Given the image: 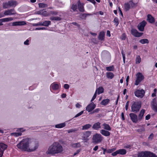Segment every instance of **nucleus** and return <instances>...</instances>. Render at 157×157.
Returning <instances> with one entry per match:
<instances>
[{
  "label": "nucleus",
  "instance_id": "nucleus-41",
  "mask_svg": "<svg viewBox=\"0 0 157 157\" xmlns=\"http://www.w3.org/2000/svg\"><path fill=\"white\" fill-rule=\"evenodd\" d=\"M113 22L115 24V25H116V26H117L119 24L118 18L117 17H115L113 20Z\"/></svg>",
  "mask_w": 157,
  "mask_h": 157
},
{
  "label": "nucleus",
  "instance_id": "nucleus-47",
  "mask_svg": "<svg viewBox=\"0 0 157 157\" xmlns=\"http://www.w3.org/2000/svg\"><path fill=\"white\" fill-rule=\"evenodd\" d=\"M83 111H81L80 112L76 114L75 116V117H79V116L81 115L83 113Z\"/></svg>",
  "mask_w": 157,
  "mask_h": 157
},
{
  "label": "nucleus",
  "instance_id": "nucleus-38",
  "mask_svg": "<svg viewBox=\"0 0 157 157\" xmlns=\"http://www.w3.org/2000/svg\"><path fill=\"white\" fill-rule=\"evenodd\" d=\"M140 42L142 44H144L148 43L149 41L147 39H143L140 40Z\"/></svg>",
  "mask_w": 157,
  "mask_h": 157
},
{
  "label": "nucleus",
  "instance_id": "nucleus-16",
  "mask_svg": "<svg viewBox=\"0 0 157 157\" xmlns=\"http://www.w3.org/2000/svg\"><path fill=\"white\" fill-rule=\"evenodd\" d=\"M131 32L132 35L137 37L141 36L143 34L142 33H139L136 30L134 29H132L131 30Z\"/></svg>",
  "mask_w": 157,
  "mask_h": 157
},
{
  "label": "nucleus",
  "instance_id": "nucleus-12",
  "mask_svg": "<svg viewBox=\"0 0 157 157\" xmlns=\"http://www.w3.org/2000/svg\"><path fill=\"white\" fill-rule=\"evenodd\" d=\"M96 105L93 102H91L86 108V110L88 112L92 111L96 107Z\"/></svg>",
  "mask_w": 157,
  "mask_h": 157
},
{
  "label": "nucleus",
  "instance_id": "nucleus-26",
  "mask_svg": "<svg viewBox=\"0 0 157 157\" xmlns=\"http://www.w3.org/2000/svg\"><path fill=\"white\" fill-rule=\"evenodd\" d=\"M104 92V89L102 87H100L96 89L95 92H96V94H99L103 93Z\"/></svg>",
  "mask_w": 157,
  "mask_h": 157
},
{
  "label": "nucleus",
  "instance_id": "nucleus-51",
  "mask_svg": "<svg viewBox=\"0 0 157 157\" xmlns=\"http://www.w3.org/2000/svg\"><path fill=\"white\" fill-rule=\"evenodd\" d=\"M97 96L96 92H95L94 94V95L91 100V102H92L94 99L96 98Z\"/></svg>",
  "mask_w": 157,
  "mask_h": 157
},
{
  "label": "nucleus",
  "instance_id": "nucleus-27",
  "mask_svg": "<svg viewBox=\"0 0 157 157\" xmlns=\"http://www.w3.org/2000/svg\"><path fill=\"white\" fill-rule=\"evenodd\" d=\"M102 126H103V128L104 129L106 130L107 131H110L111 130V128L109 125L106 123H104L103 124Z\"/></svg>",
  "mask_w": 157,
  "mask_h": 157
},
{
  "label": "nucleus",
  "instance_id": "nucleus-5",
  "mask_svg": "<svg viewBox=\"0 0 157 157\" xmlns=\"http://www.w3.org/2000/svg\"><path fill=\"white\" fill-rule=\"evenodd\" d=\"M137 3H134L132 1H130L128 2L125 3L124 5V8L125 10L128 11L130 8H133L136 7Z\"/></svg>",
  "mask_w": 157,
  "mask_h": 157
},
{
  "label": "nucleus",
  "instance_id": "nucleus-11",
  "mask_svg": "<svg viewBox=\"0 0 157 157\" xmlns=\"http://www.w3.org/2000/svg\"><path fill=\"white\" fill-rule=\"evenodd\" d=\"M7 147V145L4 143H0V157L2 156L4 151L6 149Z\"/></svg>",
  "mask_w": 157,
  "mask_h": 157
},
{
  "label": "nucleus",
  "instance_id": "nucleus-50",
  "mask_svg": "<svg viewBox=\"0 0 157 157\" xmlns=\"http://www.w3.org/2000/svg\"><path fill=\"white\" fill-rule=\"evenodd\" d=\"M77 8V6L76 5H73L71 6V9L74 11H75V10H76Z\"/></svg>",
  "mask_w": 157,
  "mask_h": 157
},
{
  "label": "nucleus",
  "instance_id": "nucleus-45",
  "mask_svg": "<svg viewBox=\"0 0 157 157\" xmlns=\"http://www.w3.org/2000/svg\"><path fill=\"white\" fill-rule=\"evenodd\" d=\"M116 149L115 148H113L109 149L107 151V152L108 153H111L114 151L116 150Z\"/></svg>",
  "mask_w": 157,
  "mask_h": 157
},
{
  "label": "nucleus",
  "instance_id": "nucleus-52",
  "mask_svg": "<svg viewBox=\"0 0 157 157\" xmlns=\"http://www.w3.org/2000/svg\"><path fill=\"white\" fill-rule=\"evenodd\" d=\"M100 110V109L99 108H97L94 110L91 113H97Z\"/></svg>",
  "mask_w": 157,
  "mask_h": 157
},
{
  "label": "nucleus",
  "instance_id": "nucleus-46",
  "mask_svg": "<svg viewBox=\"0 0 157 157\" xmlns=\"http://www.w3.org/2000/svg\"><path fill=\"white\" fill-rule=\"evenodd\" d=\"M77 129L75 128L68 130L67 131L68 133H70L71 132H75L77 131Z\"/></svg>",
  "mask_w": 157,
  "mask_h": 157
},
{
  "label": "nucleus",
  "instance_id": "nucleus-7",
  "mask_svg": "<svg viewBox=\"0 0 157 157\" xmlns=\"http://www.w3.org/2000/svg\"><path fill=\"white\" fill-rule=\"evenodd\" d=\"M103 137L100 134L96 133L93 135L92 138L93 142L96 144L101 142Z\"/></svg>",
  "mask_w": 157,
  "mask_h": 157
},
{
  "label": "nucleus",
  "instance_id": "nucleus-30",
  "mask_svg": "<svg viewBox=\"0 0 157 157\" xmlns=\"http://www.w3.org/2000/svg\"><path fill=\"white\" fill-rule=\"evenodd\" d=\"M105 33L104 32H100L99 36L98 39L101 40H103L105 36Z\"/></svg>",
  "mask_w": 157,
  "mask_h": 157
},
{
  "label": "nucleus",
  "instance_id": "nucleus-42",
  "mask_svg": "<svg viewBox=\"0 0 157 157\" xmlns=\"http://www.w3.org/2000/svg\"><path fill=\"white\" fill-rule=\"evenodd\" d=\"M39 6L40 8H45L47 6V5L44 3H39Z\"/></svg>",
  "mask_w": 157,
  "mask_h": 157
},
{
  "label": "nucleus",
  "instance_id": "nucleus-56",
  "mask_svg": "<svg viewBox=\"0 0 157 157\" xmlns=\"http://www.w3.org/2000/svg\"><path fill=\"white\" fill-rule=\"evenodd\" d=\"M46 29V28L45 27H39L36 28L35 29V30H43Z\"/></svg>",
  "mask_w": 157,
  "mask_h": 157
},
{
  "label": "nucleus",
  "instance_id": "nucleus-49",
  "mask_svg": "<svg viewBox=\"0 0 157 157\" xmlns=\"http://www.w3.org/2000/svg\"><path fill=\"white\" fill-rule=\"evenodd\" d=\"M126 36L125 34L124 33H123L121 35V38L122 40H125L126 39Z\"/></svg>",
  "mask_w": 157,
  "mask_h": 157
},
{
  "label": "nucleus",
  "instance_id": "nucleus-13",
  "mask_svg": "<svg viewBox=\"0 0 157 157\" xmlns=\"http://www.w3.org/2000/svg\"><path fill=\"white\" fill-rule=\"evenodd\" d=\"M26 25L25 21H17L13 22L12 23V26H23Z\"/></svg>",
  "mask_w": 157,
  "mask_h": 157
},
{
  "label": "nucleus",
  "instance_id": "nucleus-29",
  "mask_svg": "<svg viewBox=\"0 0 157 157\" xmlns=\"http://www.w3.org/2000/svg\"><path fill=\"white\" fill-rule=\"evenodd\" d=\"M106 76L108 78L112 79L114 77V74L111 72H108L106 73Z\"/></svg>",
  "mask_w": 157,
  "mask_h": 157
},
{
  "label": "nucleus",
  "instance_id": "nucleus-62",
  "mask_svg": "<svg viewBox=\"0 0 157 157\" xmlns=\"http://www.w3.org/2000/svg\"><path fill=\"white\" fill-rule=\"evenodd\" d=\"M124 147L126 148H130L131 147V145H126L124 146Z\"/></svg>",
  "mask_w": 157,
  "mask_h": 157
},
{
  "label": "nucleus",
  "instance_id": "nucleus-3",
  "mask_svg": "<svg viewBox=\"0 0 157 157\" xmlns=\"http://www.w3.org/2000/svg\"><path fill=\"white\" fill-rule=\"evenodd\" d=\"M61 87V86L60 83L54 82L51 84L50 86V89L52 93L55 94H57L59 92Z\"/></svg>",
  "mask_w": 157,
  "mask_h": 157
},
{
  "label": "nucleus",
  "instance_id": "nucleus-10",
  "mask_svg": "<svg viewBox=\"0 0 157 157\" xmlns=\"http://www.w3.org/2000/svg\"><path fill=\"white\" fill-rule=\"evenodd\" d=\"M145 91L143 89L137 90L134 92L135 95L137 97L142 98L144 96Z\"/></svg>",
  "mask_w": 157,
  "mask_h": 157
},
{
  "label": "nucleus",
  "instance_id": "nucleus-33",
  "mask_svg": "<svg viewBox=\"0 0 157 157\" xmlns=\"http://www.w3.org/2000/svg\"><path fill=\"white\" fill-rule=\"evenodd\" d=\"M42 26H48L51 24V22L50 21H45L44 22H42Z\"/></svg>",
  "mask_w": 157,
  "mask_h": 157
},
{
  "label": "nucleus",
  "instance_id": "nucleus-58",
  "mask_svg": "<svg viewBox=\"0 0 157 157\" xmlns=\"http://www.w3.org/2000/svg\"><path fill=\"white\" fill-rule=\"evenodd\" d=\"M29 40L28 39H27L24 42V44L26 45L29 44Z\"/></svg>",
  "mask_w": 157,
  "mask_h": 157
},
{
  "label": "nucleus",
  "instance_id": "nucleus-43",
  "mask_svg": "<svg viewBox=\"0 0 157 157\" xmlns=\"http://www.w3.org/2000/svg\"><path fill=\"white\" fill-rule=\"evenodd\" d=\"M25 129L24 128H20L17 129V131L19 132H21L22 133V132L25 131Z\"/></svg>",
  "mask_w": 157,
  "mask_h": 157
},
{
  "label": "nucleus",
  "instance_id": "nucleus-2",
  "mask_svg": "<svg viewBox=\"0 0 157 157\" xmlns=\"http://www.w3.org/2000/svg\"><path fill=\"white\" fill-rule=\"evenodd\" d=\"M63 151V147L58 142L53 143L48 147L46 154L54 155L56 154L61 153Z\"/></svg>",
  "mask_w": 157,
  "mask_h": 157
},
{
  "label": "nucleus",
  "instance_id": "nucleus-6",
  "mask_svg": "<svg viewBox=\"0 0 157 157\" xmlns=\"http://www.w3.org/2000/svg\"><path fill=\"white\" fill-rule=\"evenodd\" d=\"M144 77L142 74L140 72L137 73L136 75V78L134 83L135 85H138L144 79Z\"/></svg>",
  "mask_w": 157,
  "mask_h": 157
},
{
  "label": "nucleus",
  "instance_id": "nucleus-35",
  "mask_svg": "<svg viewBox=\"0 0 157 157\" xmlns=\"http://www.w3.org/2000/svg\"><path fill=\"white\" fill-rule=\"evenodd\" d=\"M8 2L10 7L15 6L17 4V2L14 1H10Z\"/></svg>",
  "mask_w": 157,
  "mask_h": 157
},
{
  "label": "nucleus",
  "instance_id": "nucleus-54",
  "mask_svg": "<svg viewBox=\"0 0 157 157\" xmlns=\"http://www.w3.org/2000/svg\"><path fill=\"white\" fill-rule=\"evenodd\" d=\"M63 87L66 89H68L69 88V86L68 84H65L64 85Z\"/></svg>",
  "mask_w": 157,
  "mask_h": 157
},
{
  "label": "nucleus",
  "instance_id": "nucleus-53",
  "mask_svg": "<svg viewBox=\"0 0 157 157\" xmlns=\"http://www.w3.org/2000/svg\"><path fill=\"white\" fill-rule=\"evenodd\" d=\"M118 154H119L118 150L112 154V155L113 156H115Z\"/></svg>",
  "mask_w": 157,
  "mask_h": 157
},
{
  "label": "nucleus",
  "instance_id": "nucleus-21",
  "mask_svg": "<svg viewBox=\"0 0 157 157\" xmlns=\"http://www.w3.org/2000/svg\"><path fill=\"white\" fill-rule=\"evenodd\" d=\"M13 18L12 17H6L0 19V22H6L12 21Z\"/></svg>",
  "mask_w": 157,
  "mask_h": 157
},
{
  "label": "nucleus",
  "instance_id": "nucleus-34",
  "mask_svg": "<svg viewBox=\"0 0 157 157\" xmlns=\"http://www.w3.org/2000/svg\"><path fill=\"white\" fill-rule=\"evenodd\" d=\"M118 151L119 154L124 155L126 153V150L124 149H120L118 150Z\"/></svg>",
  "mask_w": 157,
  "mask_h": 157
},
{
  "label": "nucleus",
  "instance_id": "nucleus-31",
  "mask_svg": "<svg viewBox=\"0 0 157 157\" xmlns=\"http://www.w3.org/2000/svg\"><path fill=\"white\" fill-rule=\"evenodd\" d=\"M71 147L74 148H78L81 147V145L80 143H72L71 145Z\"/></svg>",
  "mask_w": 157,
  "mask_h": 157
},
{
  "label": "nucleus",
  "instance_id": "nucleus-19",
  "mask_svg": "<svg viewBox=\"0 0 157 157\" xmlns=\"http://www.w3.org/2000/svg\"><path fill=\"white\" fill-rule=\"evenodd\" d=\"M84 4L81 3L79 1L78 2V8L79 10L81 12H83L84 10Z\"/></svg>",
  "mask_w": 157,
  "mask_h": 157
},
{
  "label": "nucleus",
  "instance_id": "nucleus-24",
  "mask_svg": "<svg viewBox=\"0 0 157 157\" xmlns=\"http://www.w3.org/2000/svg\"><path fill=\"white\" fill-rule=\"evenodd\" d=\"M66 122L56 124L55 127L56 128H60L64 127L66 125Z\"/></svg>",
  "mask_w": 157,
  "mask_h": 157
},
{
  "label": "nucleus",
  "instance_id": "nucleus-60",
  "mask_svg": "<svg viewBox=\"0 0 157 157\" xmlns=\"http://www.w3.org/2000/svg\"><path fill=\"white\" fill-rule=\"evenodd\" d=\"M138 131L139 132L141 133L142 132L145 131V129L144 128H142L138 129Z\"/></svg>",
  "mask_w": 157,
  "mask_h": 157
},
{
  "label": "nucleus",
  "instance_id": "nucleus-44",
  "mask_svg": "<svg viewBox=\"0 0 157 157\" xmlns=\"http://www.w3.org/2000/svg\"><path fill=\"white\" fill-rule=\"evenodd\" d=\"M141 62V58L139 56H137L136 59V63L137 64Z\"/></svg>",
  "mask_w": 157,
  "mask_h": 157
},
{
  "label": "nucleus",
  "instance_id": "nucleus-64",
  "mask_svg": "<svg viewBox=\"0 0 157 157\" xmlns=\"http://www.w3.org/2000/svg\"><path fill=\"white\" fill-rule=\"evenodd\" d=\"M66 96L67 95L66 94L63 93L62 94V95H61V97L62 98H66Z\"/></svg>",
  "mask_w": 157,
  "mask_h": 157
},
{
  "label": "nucleus",
  "instance_id": "nucleus-23",
  "mask_svg": "<svg viewBox=\"0 0 157 157\" xmlns=\"http://www.w3.org/2000/svg\"><path fill=\"white\" fill-rule=\"evenodd\" d=\"M145 112V110L143 109L141 110L138 117L139 121H140L142 119Z\"/></svg>",
  "mask_w": 157,
  "mask_h": 157
},
{
  "label": "nucleus",
  "instance_id": "nucleus-14",
  "mask_svg": "<svg viewBox=\"0 0 157 157\" xmlns=\"http://www.w3.org/2000/svg\"><path fill=\"white\" fill-rule=\"evenodd\" d=\"M151 107L152 109L156 112H157V101L156 98L153 99L151 103Z\"/></svg>",
  "mask_w": 157,
  "mask_h": 157
},
{
  "label": "nucleus",
  "instance_id": "nucleus-22",
  "mask_svg": "<svg viewBox=\"0 0 157 157\" xmlns=\"http://www.w3.org/2000/svg\"><path fill=\"white\" fill-rule=\"evenodd\" d=\"M101 127V123L99 122L95 123L92 127L95 130H98Z\"/></svg>",
  "mask_w": 157,
  "mask_h": 157
},
{
  "label": "nucleus",
  "instance_id": "nucleus-25",
  "mask_svg": "<svg viewBox=\"0 0 157 157\" xmlns=\"http://www.w3.org/2000/svg\"><path fill=\"white\" fill-rule=\"evenodd\" d=\"M110 101L109 99L107 98L103 100L101 102V105H106L108 104Z\"/></svg>",
  "mask_w": 157,
  "mask_h": 157
},
{
  "label": "nucleus",
  "instance_id": "nucleus-61",
  "mask_svg": "<svg viewBox=\"0 0 157 157\" xmlns=\"http://www.w3.org/2000/svg\"><path fill=\"white\" fill-rule=\"evenodd\" d=\"M34 26H42V22H40L36 24H35L34 25Z\"/></svg>",
  "mask_w": 157,
  "mask_h": 157
},
{
  "label": "nucleus",
  "instance_id": "nucleus-4",
  "mask_svg": "<svg viewBox=\"0 0 157 157\" xmlns=\"http://www.w3.org/2000/svg\"><path fill=\"white\" fill-rule=\"evenodd\" d=\"M137 156V157H157L155 154L148 151L139 152Z\"/></svg>",
  "mask_w": 157,
  "mask_h": 157
},
{
  "label": "nucleus",
  "instance_id": "nucleus-18",
  "mask_svg": "<svg viewBox=\"0 0 157 157\" xmlns=\"http://www.w3.org/2000/svg\"><path fill=\"white\" fill-rule=\"evenodd\" d=\"M146 24V22L144 21H143L140 23L138 26L139 30L143 32L144 30V27Z\"/></svg>",
  "mask_w": 157,
  "mask_h": 157
},
{
  "label": "nucleus",
  "instance_id": "nucleus-37",
  "mask_svg": "<svg viewBox=\"0 0 157 157\" xmlns=\"http://www.w3.org/2000/svg\"><path fill=\"white\" fill-rule=\"evenodd\" d=\"M22 133L21 132H13L11 134V135L15 137H17L21 135Z\"/></svg>",
  "mask_w": 157,
  "mask_h": 157
},
{
  "label": "nucleus",
  "instance_id": "nucleus-57",
  "mask_svg": "<svg viewBox=\"0 0 157 157\" xmlns=\"http://www.w3.org/2000/svg\"><path fill=\"white\" fill-rule=\"evenodd\" d=\"M129 101H128L126 103V104L125 105V109H126V110H127L128 109V105H129Z\"/></svg>",
  "mask_w": 157,
  "mask_h": 157
},
{
  "label": "nucleus",
  "instance_id": "nucleus-1",
  "mask_svg": "<svg viewBox=\"0 0 157 157\" xmlns=\"http://www.w3.org/2000/svg\"><path fill=\"white\" fill-rule=\"evenodd\" d=\"M17 148L21 151L32 152L36 150L38 147V143L31 139H23L17 144Z\"/></svg>",
  "mask_w": 157,
  "mask_h": 157
},
{
  "label": "nucleus",
  "instance_id": "nucleus-20",
  "mask_svg": "<svg viewBox=\"0 0 157 157\" xmlns=\"http://www.w3.org/2000/svg\"><path fill=\"white\" fill-rule=\"evenodd\" d=\"M100 133L103 136H107L110 135V133L108 131L105 130L104 129H101L100 131Z\"/></svg>",
  "mask_w": 157,
  "mask_h": 157
},
{
  "label": "nucleus",
  "instance_id": "nucleus-36",
  "mask_svg": "<svg viewBox=\"0 0 157 157\" xmlns=\"http://www.w3.org/2000/svg\"><path fill=\"white\" fill-rule=\"evenodd\" d=\"M106 70L108 71H113L114 70V67L113 65L106 67Z\"/></svg>",
  "mask_w": 157,
  "mask_h": 157
},
{
  "label": "nucleus",
  "instance_id": "nucleus-40",
  "mask_svg": "<svg viewBox=\"0 0 157 157\" xmlns=\"http://www.w3.org/2000/svg\"><path fill=\"white\" fill-rule=\"evenodd\" d=\"M40 13L44 16H48L49 14L48 13H47L46 11H41Z\"/></svg>",
  "mask_w": 157,
  "mask_h": 157
},
{
  "label": "nucleus",
  "instance_id": "nucleus-28",
  "mask_svg": "<svg viewBox=\"0 0 157 157\" xmlns=\"http://www.w3.org/2000/svg\"><path fill=\"white\" fill-rule=\"evenodd\" d=\"M147 21L151 23H153L155 21L154 18L150 15H147Z\"/></svg>",
  "mask_w": 157,
  "mask_h": 157
},
{
  "label": "nucleus",
  "instance_id": "nucleus-9",
  "mask_svg": "<svg viewBox=\"0 0 157 157\" xmlns=\"http://www.w3.org/2000/svg\"><path fill=\"white\" fill-rule=\"evenodd\" d=\"M91 133V132L89 131L82 132V140L85 142H87L89 140L88 137L90 136Z\"/></svg>",
  "mask_w": 157,
  "mask_h": 157
},
{
  "label": "nucleus",
  "instance_id": "nucleus-59",
  "mask_svg": "<svg viewBox=\"0 0 157 157\" xmlns=\"http://www.w3.org/2000/svg\"><path fill=\"white\" fill-rule=\"evenodd\" d=\"M75 106L76 108H80L82 107V105L78 103H77L75 105Z\"/></svg>",
  "mask_w": 157,
  "mask_h": 157
},
{
  "label": "nucleus",
  "instance_id": "nucleus-15",
  "mask_svg": "<svg viewBox=\"0 0 157 157\" xmlns=\"http://www.w3.org/2000/svg\"><path fill=\"white\" fill-rule=\"evenodd\" d=\"M129 116L132 121L134 123H136L139 121L138 118L137 116L135 114L131 113L129 114Z\"/></svg>",
  "mask_w": 157,
  "mask_h": 157
},
{
  "label": "nucleus",
  "instance_id": "nucleus-63",
  "mask_svg": "<svg viewBox=\"0 0 157 157\" xmlns=\"http://www.w3.org/2000/svg\"><path fill=\"white\" fill-rule=\"evenodd\" d=\"M150 118V115L149 114L147 115L145 117V119L146 120H149Z\"/></svg>",
  "mask_w": 157,
  "mask_h": 157
},
{
  "label": "nucleus",
  "instance_id": "nucleus-39",
  "mask_svg": "<svg viewBox=\"0 0 157 157\" xmlns=\"http://www.w3.org/2000/svg\"><path fill=\"white\" fill-rule=\"evenodd\" d=\"M3 7L4 8H7L10 7V4H9V2H4L3 4Z\"/></svg>",
  "mask_w": 157,
  "mask_h": 157
},
{
  "label": "nucleus",
  "instance_id": "nucleus-17",
  "mask_svg": "<svg viewBox=\"0 0 157 157\" xmlns=\"http://www.w3.org/2000/svg\"><path fill=\"white\" fill-rule=\"evenodd\" d=\"M16 12L14 9H10L6 10L4 12V15L5 16L11 15H15Z\"/></svg>",
  "mask_w": 157,
  "mask_h": 157
},
{
  "label": "nucleus",
  "instance_id": "nucleus-32",
  "mask_svg": "<svg viewBox=\"0 0 157 157\" xmlns=\"http://www.w3.org/2000/svg\"><path fill=\"white\" fill-rule=\"evenodd\" d=\"M91 125L90 124H85L82 126V130H87L90 128L91 127Z\"/></svg>",
  "mask_w": 157,
  "mask_h": 157
},
{
  "label": "nucleus",
  "instance_id": "nucleus-48",
  "mask_svg": "<svg viewBox=\"0 0 157 157\" xmlns=\"http://www.w3.org/2000/svg\"><path fill=\"white\" fill-rule=\"evenodd\" d=\"M51 19L53 20H60L61 18L60 17H52L51 18Z\"/></svg>",
  "mask_w": 157,
  "mask_h": 157
},
{
  "label": "nucleus",
  "instance_id": "nucleus-8",
  "mask_svg": "<svg viewBox=\"0 0 157 157\" xmlns=\"http://www.w3.org/2000/svg\"><path fill=\"white\" fill-rule=\"evenodd\" d=\"M140 107V102H134L131 107L132 111L136 112L139 110Z\"/></svg>",
  "mask_w": 157,
  "mask_h": 157
},
{
  "label": "nucleus",
  "instance_id": "nucleus-55",
  "mask_svg": "<svg viewBox=\"0 0 157 157\" xmlns=\"http://www.w3.org/2000/svg\"><path fill=\"white\" fill-rule=\"evenodd\" d=\"M121 53L123 58V60L124 63H125V57L124 54V53L123 51H122Z\"/></svg>",
  "mask_w": 157,
  "mask_h": 157
}]
</instances>
